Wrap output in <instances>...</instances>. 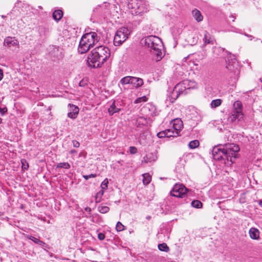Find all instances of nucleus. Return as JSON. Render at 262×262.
<instances>
[{
  "label": "nucleus",
  "instance_id": "nucleus-1",
  "mask_svg": "<svg viewBox=\"0 0 262 262\" xmlns=\"http://www.w3.org/2000/svg\"><path fill=\"white\" fill-rule=\"evenodd\" d=\"M111 55L107 47L99 46L91 51L88 57V64L91 68L101 67Z\"/></svg>",
  "mask_w": 262,
  "mask_h": 262
},
{
  "label": "nucleus",
  "instance_id": "nucleus-2",
  "mask_svg": "<svg viewBox=\"0 0 262 262\" xmlns=\"http://www.w3.org/2000/svg\"><path fill=\"white\" fill-rule=\"evenodd\" d=\"M99 40V37L94 32L84 34L79 42L78 48V52L83 54L88 52L91 47H93Z\"/></svg>",
  "mask_w": 262,
  "mask_h": 262
},
{
  "label": "nucleus",
  "instance_id": "nucleus-3",
  "mask_svg": "<svg viewBox=\"0 0 262 262\" xmlns=\"http://www.w3.org/2000/svg\"><path fill=\"white\" fill-rule=\"evenodd\" d=\"M145 45L150 49L151 52L157 56V60H160L162 57L163 48L161 40L156 36H148L144 39Z\"/></svg>",
  "mask_w": 262,
  "mask_h": 262
},
{
  "label": "nucleus",
  "instance_id": "nucleus-4",
  "mask_svg": "<svg viewBox=\"0 0 262 262\" xmlns=\"http://www.w3.org/2000/svg\"><path fill=\"white\" fill-rule=\"evenodd\" d=\"M223 148L226 159L225 163L231 165L235 162L240 148L238 145L233 143H228L223 145Z\"/></svg>",
  "mask_w": 262,
  "mask_h": 262
},
{
  "label": "nucleus",
  "instance_id": "nucleus-5",
  "mask_svg": "<svg viewBox=\"0 0 262 262\" xmlns=\"http://www.w3.org/2000/svg\"><path fill=\"white\" fill-rule=\"evenodd\" d=\"M128 7L132 10L131 11L132 14L138 15L146 12L148 8V5L143 1L137 2V0H130L128 3Z\"/></svg>",
  "mask_w": 262,
  "mask_h": 262
},
{
  "label": "nucleus",
  "instance_id": "nucleus-6",
  "mask_svg": "<svg viewBox=\"0 0 262 262\" xmlns=\"http://www.w3.org/2000/svg\"><path fill=\"white\" fill-rule=\"evenodd\" d=\"M130 34V31L127 28L121 27L116 33L114 38V43L116 46H119L125 41Z\"/></svg>",
  "mask_w": 262,
  "mask_h": 262
},
{
  "label": "nucleus",
  "instance_id": "nucleus-7",
  "mask_svg": "<svg viewBox=\"0 0 262 262\" xmlns=\"http://www.w3.org/2000/svg\"><path fill=\"white\" fill-rule=\"evenodd\" d=\"M186 191L187 189L183 185L177 184L170 191V194L175 197L183 198L186 195Z\"/></svg>",
  "mask_w": 262,
  "mask_h": 262
},
{
  "label": "nucleus",
  "instance_id": "nucleus-8",
  "mask_svg": "<svg viewBox=\"0 0 262 262\" xmlns=\"http://www.w3.org/2000/svg\"><path fill=\"white\" fill-rule=\"evenodd\" d=\"M212 154L213 158L216 160H220L222 159L226 161L225 157L224 156L225 153L223 151V145H220L217 146H215L212 149Z\"/></svg>",
  "mask_w": 262,
  "mask_h": 262
},
{
  "label": "nucleus",
  "instance_id": "nucleus-9",
  "mask_svg": "<svg viewBox=\"0 0 262 262\" xmlns=\"http://www.w3.org/2000/svg\"><path fill=\"white\" fill-rule=\"evenodd\" d=\"M238 67V62L234 55H230L227 60L226 68L229 70L233 71Z\"/></svg>",
  "mask_w": 262,
  "mask_h": 262
},
{
  "label": "nucleus",
  "instance_id": "nucleus-10",
  "mask_svg": "<svg viewBox=\"0 0 262 262\" xmlns=\"http://www.w3.org/2000/svg\"><path fill=\"white\" fill-rule=\"evenodd\" d=\"M191 82V81L188 80H185L181 83L177 84L173 90V93L175 92L177 93L178 92L179 93H182L185 90L190 89V88L188 86V85Z\"/></svg>",
  "mask_w": 262,
  "mask_h": 262
},
{
  "label": "nucleus",
  "instance_id": "nucleus-11",
  "mask_svg": "<svg viewBox=\"0 0 262 262\" xmlns=\"http://www.w3.org/2000/svg\"><path fill=\"white\" fill-rule=\"evenodd\" d=\"M243 114H240L238 112L233 111L231 115L228 118V121L229 122H234L235 121H240L243 119Z\"/></svg>",
  "mask_w": 262,
  "mask_h": 262
},
{
  "label": "nucleus",
  "instance_id": "nucleus-12",
  "mask_svg": "<svg viewBox=\"0 0 262 262\" xmlns=\"http://www.w3.org/2000/svg\"><path fill=\"white\" fill-rule=\"evenodd\" d=\"M18 41L14 37H6L4 42V46H7L9 48L13 46H18Z\"/></svg>",
  "mask_w": 262,
  "mask_h": 262
},
{
  "label": "nucleus",
  "instance_id": "nucleus-13",
  "mask_svg": "<svg viewBox=\"0 0 262 262\" xmlns=\"http://www.w3.org/2000/svg\"><path fill=\"white\" fill-rule=\"evenodd\" d=\"M70 112L68 113V117L75 119L79 113V108L75 105L69 104Z\"/></svg>",
  "mask_w": 262,
  "mask_h": 262
},
{
  "label": "nucleus",
  "instance_id": "nucleus-14",
  "mask_svg": "<svg viewBox=\"0 0 262 262\" xmlns=\"http://www.w3.org/2000/svg\"><path fill=\"white\" fill-rule=\"evenodd\" d=\"M215 41V40L214 38L212 35H211L207 31H205L204 33V36L203 38V47L207 44L213 45Z\"/></svg>",
  "mask_w": 262,
  "mask_h": 262
},
{
  "label": "nucleus",
  "instance_id": "nucleus-15",
  "mask_svg": "<svg viewBox=\"0 0 262 262\" xmlns=\"http://www.w3.org/2000/svg\"><path fill=\"white\" fill-rule=\"evenodd\" d=\"M143 84V80L142 78H137L135 77H132V83L131 84L135 87L138 88L141 86Z\"/></svg>",
  "mask_w": 262,
  "mask_h": 262
},
{
  "label": "nucleus",
  "instance_id": "nucleus-16",
  "mask_svg": "<svg viewBox=\"0 0 262 262\" xmlns=\"http://www.w3.org/2000/svg\"><path fill=\"white\" fill-rule=\"evenodd\" d=\"M156 159L157 157L155 155L152 153H149L144 157L142 162L146 163H151L155 162Z\"/></svg>",
  "mask_w": 262,
  "mask_h": 262
},
{
  "label": "nucleus",
  "instance_id": "nucleus-17",
  "mask_svg": "<svg viewBox=\"0 0 262 262\" xmlns=\"http://www.w3.org/2000/svg\"><path fill=\"white\" fill-rule=\"evenodd\" d=\"M183 122L181 119H176L173 120L172 128L178 131V133H179L180 130L183 127Z\"/></svg>",
  "mask_w": 262,
  "mask_h": 262
},
{
  "label": "nucleus",
  "instance_id": "nucleus-18",
  "mask_svg": "<svg viewBox=\"0 0 262 262\" xmlns=\"http://www.w3.org/2000/svg\"><path fill=\"white\" fill-rule=\"evenodd\" d=\"M192 15L198 22H200L203 19V16L202 15L201 12L196 9L192 11Z\"/></svg>",
  "mask_w": 262,
  "mask_h": 262
},
{
  "label": "nucleus",
  "instance_id": "nucleus-19",
  "mask_svg": "<svg viewBox=\"0 0 262 262\" xmlns=\"http://www.w3.org/2000/svg\"><path fill=\"white\" fill-rule=\"evenodd\" d=\"M249 233L250 237L253 239H258L259 237V230L255 228H251Z\"/></svg>",
  "mask_w": 262,
  "mask_h": 262
},
{
  "label": "nucleus",
  "instance_id": "nucleus-20",
  "mask_svg": "<svg viewBox=\"0 0 262 262\" xmlns=\"http://www.w3.org/2000/svg\"><path fill=\"white\" fill-rule=\"evenodd\" d=\"M166 133V137H174L179 136V133L178 131L174 130L173 128L171 129H167L165 130Z\"/></svg>",
  "mask_w": 262,
  "mask_h": 262
},
{
  "label": "nucleus",
  "instance_id": "nucleus-21",
  "mask_svg": "<svg viewBox=\"0 0 262 262\" xmlns=\"http://www.w3.org/2000/svg\"><path fill=\"white\" fill-rule=\"evenodd\" d=\"M234 111L238 112L240 114L242 113V104L240 101H236L234 102L233 105Z\"/></svg>",
  "mask_w": 262,
  "mask_h": 262
},
{
  "label": "nucleus",
  "instance_id": "nucleus-22",
  "mask_svg": "<svg viewBox=\"0 0 262 262\" xmlns=\"http://www.w3.org/2000/svg\"><path fill=\"white\" fill-rule=\"evenodd\" d=\"M63 16L62 11L60 10H55L53 13V17L56 21L59 20Z\"/></svg>",
  "mask_w": 262,
  "mask_h": 262
},
{
  "label": "nucleus",
  "instance_id": "nucleus-23",
  "mask_svg": "<svg viewBox=\"0 0 262 262\" xmlns=\"http://www.w3.org/2000/svg\"><path fill=\"white\" fill-rule=\"evenodd\" d=\"M120 108L116 107L115 102H114L108 108V111L111 115H113L114 113L119 112Z\"/></svg>",
  "mask_w": 262,
  "mask_h": 262
},
{
  "label": "nucleus",
  "instance_id": "nucleus-24",
  "mask_svg": "<svg viewBox=\"0 0 262 262\" xmlns=\"http://www.w3.org/2000/svg\"><path fill=\"white\" fill-rule=\"evenodd\" d=\"M222 102V100L221 99L213 100L210 103V106L212 108H215L220 106Z\"/></svg>",
  "mask_w": 262,
  "mask_h": 262
},
{
  "label": "nucleus",
  "instance_id": "nucleus-25",
  "mask_svg": "<svg viewBox=\"0 0 262 262\" xmlns=\"http://www.w3.org/2000/svg\"><path fill=\"white\" fill-rule=\"evenodd\" d=\"M132 76H126L122 78L120 80V83L123 84H130L132 83Z\"/></svg>",
  "mask_w": 262,
  "mask_h": 262
},
{
  "label": "nucleus",
  "instance_id": "nucleus-26",
  "mask_svg": "<svg viewBox=\"0 0 262 262\" xmlns=\"http://www.w3.org/2000/svg\"><path fill=\"white\" fill-rule=\"evenodd\" d=\"M143 183L144 185L148 184L151 181V177L149 173H146L143 174Z\"/></svg>",
  "mask_w": 262,
  "mask_h": 262
},
{
  "label": "nucleus",
  "instance_id": "nucleus-27",
  "mask_svg": "<svg viewBox=\"0 0 262 262\" xmlns=\"http://www.w3.org/2000/svg\"><path fill=\"white\" fill-rule=\"evenodd\" d=\"M98 211L101 213H105L107 212L110 208L106 206L99 205L98 208Z\"/></svg>",
  "mask_w": 262,
  "mask_h": 262
},
{
  "label": "nucleus",
  "instance_id": "nucleus-28",
  "mask_svg": "<svg viewBox=\"0 0 262 262\" xmlns=\"http://www.w3.org/2000/svg\"><path fill=\"white\" fill-rule=\"evenodd\" d=\"M104 190H101L98 192L95 196V201L96 203H99L101 201V197L103 195Z\"/></svg>",
  "mask_w": 262,
  "mask_h": 262
},
{
  "label": "nucleus",
  "instance_id": "nucleus-29",
  "mask_svg": "<svg viewBox=\"0 0 262 262\" xmlns=\"http://www.w3.org/2000/svg\"><path fill=\"white\" fill-rule=\"evenodd\" d=\"M191 205L193 207L201 208L202 207V203L200 201L194 200L191 202Z\"/></svg>",
  "mask_w": 262,
  "mask_h": 262
},
{
  "label": "nucleus",
  "instance_id": "nucleus-30",
  "mask_svg": "<svg viewBox=\"0 0 262 262\" xmlns=\"http://www.w3.org/2000/svg\"><path fill=\"white\" fill-rule=\"evenodd\" d=\"M158 248L160 251L167 252L169 248L165 243H162L158 245Z\"/></svg>",
  "mask_w": 262,
  "mask_h": 262
},
{
  "label": "nucleus",
  "instance_id": "nucleus-31",
  "mask_svg": "<svg viewBox=\"0 0 262 262\" xmlns=\"http://www.w3.org/2000/svg\"><path fill=\"white\" fill-rule=\"evenodd\" d=\"M199 145V141L195 140L191 141L189 143V147L191 149H194Z\"/></svg>",
  "mask_w": 262,
  "mask_h": 262
},
{
  "label": "nucleus",
  "instance_id": "nucleus-32",
  "mask_svg": "<svg viewBox=\"0 0 262 262\" xmlns=\"http://www.w3.org/2000/svg\"><path fill=\"white\" fill-rule=\"evenodd\" d=\"M57 168H63L68 169L70 168V165L68 162L60 163L57 165Z\"/></svg>",
  "mask_w": 262,
  "mask_h": 262
},
{
  "label": "nucleus",
  "instance_id": "nucleus-33",
  "mask_svg": "<svg viewBox=\"0 0 262 262\" xmlns=\"http://www.w3.org/2000/svg\"><path fill=\"white\" fill-rule=\"evenodd\" d=\"M147 98L144 96L137 98L135 101L134 102H135V103H141V102H146V101H147Z\"/></svg>",
  "mask_w": 262,
  "mask_h": 262
},
{
  "label": "nucleus",
  "instance_id": "nucleus-34",
  "mask_svg": "<svg viewBox=\"0 0 262 262\" xmlns=\"http://www.w3.org/2000/svg\"><path fill=\"white\" fill-rule=\"evenodd\" d=\"M108 183V181L107 179H105L101 184V187L102 190H104L107 189Z\"/></svg>",
  "mask_w": 262,
  "mask_h": 262
},
{
  "label": "nucleus",
  "instance_id": "nucleus-35",
  "mask_svg": "<svg viewBox=\"0 0 262 262\" xmlns=\"http://www.w3.org/2000/svg\"><path fill=\"white\" fill-rule=\"evenodd\" d=\"M21 162L22 164V168L25 170L27 169L29 167V164L27 163V161L25 159H22L21 160Z\"/></svg>",
  "mask_w": 262,
  "mask_h": 262
},
{
  "label": "nucleus",
  "instance_id": "nucleus-36",
  "mask_svg": "<svg viewBox=\"0 0 262 262\" xmlns=\"http://www.w3.org/2000/svg\"><path fill=\"white\" fill-rule=\"evenodd\" d=\"M116 229L118 231H121L124 230V226L120 222L117 223Z\"/></svg>",
  "mask_w": 262,
  "mask_h": 262
},
{
  "label": "nucleus",
  "instance_id": "nucleus-37",
  "mask_svg": "<svg viewBox=\"0 0 262 262\" xmlns=\"http://www.w3.org/2000/svg\"><path fill=\"white\" fill-rule=\"evenodd\" d=\"M29 238L36 244H40V243H42V241H41L40 239H39L38 238H37L33 236H30L29 237Z\"/></svg>",
  "mask_w": 262,
  "mask_h": 262
},
{
  "label": "nucleus",
  "instance_id": "nucleus-38",
  "mask_svg": "<svg viewBox=\"0 0 262 262\" xmlns=\"http://www.w3.org/2000/svg\"><path fill=\"white\" fill-rule=\"evenodd\" d=\"M157 136L159 138H164V137H166V132H165V130H163V131H161L159 133H158L157 134Z\"/></svg>",
  "mask_w": 262,
  "mask_h": 262
},
{
  "label": "nucleus",
  "instance_id": "nucleus-39",
  "mask_svg": "<svg viewBox=\"0 0 262 262\" xmlns=\"http://www.w3.org/2000/svg\"><path fill=\"white\" fill-rule=\"evenodd\" d=\"M96 177V174H89V175H84V176H83V177L86 180H88L90 178H95Z\"/></svg>",
  "mask_w": 262,
  "mask_h": 262
},
{
  "label": "nucleus",
  "instance_id": "nucleus-40",
  "mask_svg": "<svg viewBox=\"0 0 262 262\" xmlns=\"http://www.w3.org/2000/svg\"><path fill=\"white\" fill-rule=\"evenodd\" d=\"M196 55L198 56V59L199 60H202L206 57V54L205 53H201V54L194 55V56H196Z\"/></svg>",
  "mask_w": 262,
  "mask_h": 262
},
{
  "label": "nucleus",
  "instance_id": "nucleus-41",
  "mask_svg": "<svg viewBox=\"0 0 262 262\" xmlns=\"http://www.w3.org/2000/svg\"><path fill=\"white\" fill-rule=\"evenodd\" d=\"M98 238L100 241L103 240L105 238V235H104V234H103L102 233H99L98 234Z\"/></svg>",
  "mask_w": 262,
  "mask_h": 262
},
{
  "label": "nucleus",
  "instance_id": "nucleus-42",
  "mask_svg": "<svg viewBox=\"0 0 262 262\" xmlns=\"http://www.w3.org/2000/svg\"><path fill=\"white\" fill-rule=\"evenodd\" d=\"M137 149L135 147H130V152L132 154H134L137 152Z\"/></svg>",
  "mask_w": 262,
  "mask_h": 262
},
{
  "label": "nucleus",
  "instance_id": "nucleus-43",
  "mask_svg": "<svg viewBox=\"0 0 262 262\" xmlns=\"http://www.w3.org/2000/svg\"><path fill=\"white\" fill-rule=\"evenodd\" d=\"M73 145L75 147H79L80 146V143L77 141L74 140L73 141Z\"/></svg>",
  "mask_w": 262,
  "mask_h": 262
},
{
  "label": "nucleus",
  "instance_id": "nucleus-44",
  "mask_svg": "<svg viewBox=\"0 0 262 262\" xmlns=\"http://www.w3.org/2000/svg\"><path fill=\"white\" fill-rule=\"evenodd\" d=\"M6 111H7V108L6 107L1 108L0 107V113L2 114V115H4Z\"/></svg>",
  "mask_w": 262,
  "mask_h": 262
},
{
  "label": "nucleus",
  "instance_id": "nucleus-45",
  "mask_svg": "<svg viewBox=\"0 0 262 262\" xmlns=\"http://www.w3.org/2000/svg\"><path fill=\"white\" fill-rule=\"evenodd\" d=\"M79 84L80 86H84L86 84V83L83 80H82L81 81H80Z\"/></svg>",
  "mask_w": 262,
  "mask_h": 262
},
{
  "label": "nucleus",
  "instance_id": "nucleus-46",
  "mask_svg": "<svg viewBox=\"0 0 262 262\" xmlns=\"http://www.w3.org/2000/svg\"><path fill=\"white\" fill-rule=\"evenodd\" d=\"M216 50H217L219 52L223 51V49L221 48H216V47L213 48V52H215Z\"/></svg>",
  "mask_w": 262,
  "mask_h": 262
},
{
  "label": "nucleus",
  "instance_id": "nucleus-47",
  "mask_svg": "<svg viewBox=\"0 0 262 262\" xmlns=\"http://www.w3.org/2000/svg\"><path fill=\"white\" fill-rule=\"evenodd\" d=\"M3 77V70L0 69V81L2 79Z\"/></svg>",
  "mask_w": 262,
  "mask_h": 262
},
{
  "label": "nucleus",
  "instance_id": "nucleus-48",
  "mask_svg": "<svg viewBox=\"0 0 262 262\" xmlns=\"http://www.w3.org/2000/svg\"><path fill=\"white\" fill-rule=\"evenodd\" d=\"M84 209L86 211H88L90 213L91 212V209L89 207H85Z\"/></svg>",
  "mask_w": 262,
  "mask_h": 262
},
{
  "label": "nucleus",
  "instance_id": "nucleus-49",
  "mask_svg": "<svg viewBox=\"0 0 262 262\" xmlns=\"http://www.w3.org/2000/svg\"><path fill=\"white\" fill-rule=\"evenodd\" d=\"M140 120H143L145 123H146V119H145L144 118H143V117H140V118H139L137 119V121H140Z\"/></svg>",
  "mask_w": 262,
  "mask_h": 262
},
{
  "label": "nucleus",
  "instance_id": "nucleus-50",
  "mask_svg": "<svg viewBox=\"0 0 262 262\" xmlns=\"http://www.w3.org/2000/svg\"><path fill=\"white\" fill-rule=\"evenodd\" d=\"M258 204L262 207V200H260L258 201Z\"/></svg>",
  "mask_w": 262,
  "mask_h": 262
},
{
  "label": "nucleus",
  "instance_id": "nucleus-51",
  "mask_svg": "<svg viewBox=\"0 0 262 262\" xmlns=\"http://www.w3.org/2000/svg\"><path fill=\"white\" fill-rule=\"evenodd\" d=\"M70 153L71 154H75V153H76V151L74 149H73L70 151Z\"/></svg>",
  "mask_w": 262,
  "mask_h": 262
},
{
  "label": "nucleus",
  "instance_id": "nucleus-52",
  "mask_svg": "<svg viewBox=\"0 0 262 262\" xmlns=\"http://www.w3.org/2000/svg\"><path fill=\"white\" fill-rule=\"evenodd\" d=\"M230 17L231 18L232 21H234L235 18L234 17V16L233 15L230 16Z\"/></svg>",
  "mask_w": 262,
  "mask_h": 262
},
{
  "label": "nucleus",
  "instance_id": "nucleus-53",
  "mask_svg": "<svg viewBox=\"0 0 262 262\" xmlns=\"http://www.w3.org/2000/svg\"><path fill=\"white\" fill-rule=\"evenodd\" d=\"M148 105L150 106L151 107V108H154V107L152 106L151 105L148 104Z\"/></svg>",
  "mask_w": 262,
  "mask_h": 262
},
{
  "label": "nucleus",
  "instance_id": "nucleus-54",
  "mask_svg": "<svg viewBox=\"0 0 262 262\" xmlns=\"http://www.w3.org/2000/svg\"><path fill=\"white\" fill-rule=\"evenodd\" d=\"M147 108H148V109L149 110V108L148 107H147V106H146L145 107V109L146 110V109H147Z\"/></svg>",
  "mask_w": 262,
  "mask_h": 262
},
{
  "label": "nucleus",
  "instance_id": "nucleus-55",
  "mask_svg": "<svg viewBox=\"0 0 262 262\" xmlns=\"http://www.w3.org/2000/svg\"><path fill=\"white\" fill-rule=\"evenodd\" d=\"M2 123V119L0 118V124Z\"/></svg>",
  "mask_w": 262,
  "mask_h": 262
},
{
  "label": "nucleus",
  "instance_id": "nucleus-56",
  "mask_svg": "<svg viewBox=\"0 0 262 262\" xmlns=\"http://www.w3.org/2000/svg\"><path fill=\"white\" fill-rule=\"evenodd\" d=\"M2 17L3 18L5 17V16H4V15H2Z\"/></svg>",
  "mask_w": 262,
  "mask_h": 262
}]
</instances>
